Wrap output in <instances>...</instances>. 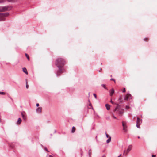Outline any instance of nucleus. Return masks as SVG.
Segmentation results:
<instances>
[{
	"mask_svg": "<svg viewBox=\"0 0 157 157\" xmlns=\"http://www.w3.org/2000/svg\"><path fill=\"white\" fill-rule=\"evenodd\" d=\"M110 80L113 81H114L115 82V79H114V78H111V79H110Z\"/></svg>",
	"mask_w": 157,
	"mask_h": 157,
	"instance_id": "a878e982",
	"label": "nucleus"
},
{
	"mask_svg": "<svg viewBox=\"0 0 157 157\" xmlns=\"http://www.w3.org/2000/svg\"><path fill=\"white\" fill-rule=\"evenodd\" d=\"M106 136L107 138H108L109 137V135L107 134V133H106Z\"/></svg>",
	"mask_w": 157,
	"mask_h": 157,
	"instance_id": "473e14b6",
	"label": "nucleus"
},
{
	"mask_svg": "<svg viewBox=\"0 0 157 157\" xmlns=\"http://www.w3.org/2000/svg\"><path fill=\"white\" fill-rule=\"evenodd\" d=\"M26 87L27 89H28L29 87V85L27 84V80H26Z\"/></svg>",
	"mask_w": 157,
	"mask_h": 157,
	"instance_id": "412c9836",
	"label": "nucleus"
},
{
	"mask_svg": "<svg viewBox=\"0 0 157 157\" xmlns=\"http://www.w3.org/2000/svg\"><path fill=\"white\" fill-rule=\"evenodd\" d=\"M105 106H106V108L107 110H109L110 109V106L109 105H108V104H106L105 105Z\"/></svg>",
	"mask_w": 157,
	"mask_h": 157,
	"instance_id": "ddd939ff",
	"label": "nucleus"
},
{
	"mask_svg": "<svg viewBox=\"0 0 157 157\" xmlns=\"http://www.w3.org/2000/svg\"><path fill=\"white\" fill-rule=\"evenodd\" d=\"M148 40V38H145L144 39V41H147Z\"/></svg>",
	"mask_w": 157,
	"mask_h": 157,
	"instance_id": "cd10ccee",
	"label": "nucleus"
},
{
	"mask_svg": "<svg viewBox=\"0 0 157 157\" xmlns=\"http://www.w3.org/2000/svg\"><path fill=\"white\" fill-rule=\"evenodd\" d=\"M101 86H102L103 87H104L105 89H107V88L106 87H105V84H102L101 85Z\"/></svg>",
	"mask_w": 157,
	"mask_h": 157,
	"instance_id": "5701e85b",
	"label": "nucleus"
},
{
	"mask_svg": "<svg viewBox=\"0 0 157 157\" xmlns=\"http://www.w3.org/2000/svg\"><path fill=\"white\" fill-rule=\"evenodd\" d=\"M65 61L61 58H58L56 61L55 65L59 69V71L56 74L57 76H59V74L64 72V69L63 67L65 64Z\"/></svg>",
	"mask_w": 157,
	"mask_h": 157,
	"instance_id": "f257e3e1",
	"label": "nucleus"
},
{
	"mask_svg": "<svg viewBox=\"0 0 157 157\" xmlns=\"http://www.w3.org/2000/svg\"><path fill=\"white\" fill-rule=\"evenodd\" d=\"M25 55L26 56L27 58V59H28V60H29V55L27 53H25Z\"/></svg>",
	"mask_w": 157,
	"mask_h": 157,
	"instance_id": "aec40b11",
	"label": "nucleus"
},
{
	"mask_svg": "<svg viewBox=\"0 0 157 157\" xmlns=\"http://www.w3.org/2000/svg\"><path fill=\"white\" fill-rule=\"evenodd\" d=\"M130 98H131V95L130 94H128L126 96L124 99L128 100Z\"/></svg>",
	"mask_w": 157,
	"mask_h": 157,
	"instance_id": "6e6552de",
	"label": "nucleus"
},
{
	"mask_svg": "<svg viewBox=\"0 0 157 157\" xmlns=\"http://www.w3.org/2000/svg\"><path fill=\"white\" fill-rule=\"evenodd\" d=\"M97 138V136H96V138Z\"/></svg>",
	"mask_w": 157,
	"mask_h": 157,
	"instance_id": "c03bdc74",
	"label": "nucleus"
},
{
	"mask_svg": "<svg viewBox=\"0 0 157 157\" xmlns=\"http://www.w3.org/2000/svg\"><path fill=\"white\" fill-rule=\"evenodd\" d=\"M122 124L123 127V130L125 132H127V126L126 122L123 121L122 122Z\"/></svg>",
	"mask_w": 157,
	"mask_h": 157,
	"instance_id": "20e7f679",
	"label": "nucleus"
},
{
	"mask_svg": "<svg viewBox=\"0 0 157 157\" xmlns=\"http://www.w3.org/2000/svg\"><path fill=\"white\" fill-rule=\"evenodd\" d=\"M89 106H90V107L89 108V109H93V107L92 106L91 104V103H90L89 104Z\"/></svg>",
	"mask_w": 157,
	"mask_h": 157,
	"instance_id": "6ab92c4d",
	"label": "nucleus"
},
{
	"mask_svg": "<svg viewBox=\"0 0 157 157\" xmlns=\"http://www.w3.org/2000/svg\"><path fill=\"white\" fill-rule=\"evenodd\" d=\"M126 90H125V88H124L123 90H122V92L124 93V92H125Z\"/></svg>",
	"mask_w": 157,
	"mask_h": 157,
	"instance_id": "bb28decb",
	"label": "nucleus"
},
{
	"mask_svg": "<svg viewBox=\"0 0 157 157\" xmlns=\"http://www.w3.org/2000/svg\"><path fill=\"white\" fill-rule=\"evenodd\" d=\"M117 104V107L114 111V113L119 116H121L123 113L124 110L121 108H119V104Z\"/></svg>",
	"mask_w": 157,
	"mask_h": 157,
	"instance_id": "f03ea898",
	"label": "nucleus"
},
{
	"mask_svg": "<svg viewBox=\"0 0 157 157\" xmlns=\"http://www.w3.org/2000/svg\"><path fill=\"white\" fill-rule=\"evenodd\" d=\"M81 155H82V153H81Z\"/></svg>",
	"mask_w": 157,
	"mask_h": 157,
	"instance_id": "79ce46f5",
	"label": "nucleus"
},
{
	"mask_svg": "<svg viewBox=\"0 0 157 157\" xmlns=\"http://www.w3.org/2000/svg\"><path fill=\"white\" fill-rule=\"evenodd\" d=\"M110 102L112 104H115L114 102H113L112 100H111L110 101Z\"/></svg>",
	"mask_w": 157,
	"mask_h": 157,
	"instance_id": "2f4dec72",
	"label": "nucleus"
},
{
	"mask_svg": "<svg viewBox=\"0 0 157 157\" xmlns=\"http://www.w3.org/2000/svg\"><path fill=\"white\" fill-rule=\"evenodd\" d=\"M94 96V97H95V98H97V96H96V94H93Z\"/></svg>",
	"mask_w": 157,
	"mask_h": 157,
	"instance_id": "c85d7f7f",
	"label": "nucleus"
},
{
	"mask_svg": "<svg viewBox=\"0 0 157 157\" xmlns=\"http://www.w3.org/2000/svg\"><path fill=\"white\" fill-rule=\"evenodd\" d=\"M137 137H138V138H139V139L140 138V136H138Z\"/></svg>",
	"mask_w": 157,
	"mask_h": 157,
	"instance_id": "58836bf2",
	"label": "nucleus"
},
{
	"mask_svg": "<svg viewBox=\"0 0 157 157\" xmlns=\"http://www.w3.org/2000/svg\"><path fill=\"white\" fill-rule=\"evenodd\" d=\"M49 157H53L51 155H50L49 156Z\"/></svg>",
	"mask_w": 157,
	"mask_h": 157,
	"instance_id": "4c0bfd02",
	"label": "nucleus"
},
{
	"mask_svg": "<svg viewBox=\"0 0 157 157\" xmlns=\"http://www.w3.org/2000/svg\"><path fill=\"white\" fill-rule=\"evenodd\" d=\"M23 71L26 74H28V73L27 70L26 68L24 67L22 68Z\"/></svg>",
	"mask_w": 157,
	"mask_h": 157,
	"instance_id": "9b49d317",
	"label": "nucleus"
},
{
	"mask_svg": "<svg viewBox=\"0 0 157 157\" xmlns=\"http://www.w3.org/2000/svg\"><path fill=\"white\" fill-rule=\"evenodd\" d=\"M132 147V145H131L128 146V148L126 150V153H125V151H124V154L125 153L126 154V155H127L128 154V153L131 150Z\"/></svg>",
	"mask_w": 157,
	"mask_h": 157,
	"instance_id": "0eeeda50",
	"label": "nucleus"
},
{
	"mask_svg": "<svg viewBox=\"0 0 157 157\" xmlns=\"http://www.w3.org/2000/svg\"><path fill=\"white\" fill-rule=\"evenodd\" d=\"M119 102H122V98H121V96L118 99Z\"/></svg>",
	"mask_w": 157,
	"mask_h": 157,
	"instance_id": "a211bd4d",
	"label": "nucleus"
},
{
	"mask_svg": "<svg viewBox=\"0 0 157 157\" xmlns=\"http://www.w3.org/2000/svg\"><path fill=\"white\" fill-rule=\"evenodd\" d=\"M89 156L90 157L91 156V155H90V154H89Z\"/></svg>",
	"mask_w": 157,
	"mask_h": 157,
	"instance_id": "ea45409f",
	"label": "nucleus"
},
{
	"mask_svg": "<svg viewBox=\"0 0 157 157\" xmlns=\"http://www.w3.org/2000/svg\"><path fill=\"white\" fill-rule=\"evenodd\" d=\"M111 141V137L110 136H109V138L106 141V143H109Z\"/></svg>",
	"mask_w": 157,
	"mask_h": 157,
	"instance_id": "4468645a",
	"label": "nucleus"
},
{
	"mask_svg": "<svg viewBox=\"0 0 157 157\" xmlns=\"http://www.w3.org/2000/svg\"><path fill=\"white\" fill-rule=\"evenodd\" d=\"M100 70H101V68H100Z\"/></svg>",
	"mask_w": 157,
	"mask_h": 157,
	"instance_id": "37998d69",
	"label": "nucleus"
},
{
	"mask_svg": "<svg viewBox=\"0 0 157 157\" xmlns=\"http://www.w3.org/2000/svg\"><path fill=\"white\" fill-rule=\"evenodd\" d=\"M13 144H12L11 145H10V146L11 147L13 148Z\"/></svg>",
	"mask_w": 157,
	"mask_h": 157,
	"instance_id": "7c9ffc66",
	"label": "nucleus"
},
{
	"mask_svg": "<svg viewBox=\"0 0 157 157\" xmlns=\"http://www.w3.org/2000/svg\"><path fill=\"white\" fill-rule=\"evenodd\" d=\"M42 108L39 107L36 109V111L38 113H40L41 112Z\"/></svg>",
	"mask_w": 157,
	"mask_h": 157,
	"instance_id": "1a4fd4ad",
	"label": "nucleus"
},
{
	"mask_svg": "<svg viewBox=\"0 0 157 157\" xmlns=\"http://www.w3.org/2000/svg\"><path fill=\"white\" fill-rule=\"evenodd\" d=\"M8 6L0 7V12H2L6 11L8 10Z\"/></svg>",
	"mask_w": 157,
	"mask_h": 157,
	"instance_id": "423d86ee",
	"label": "nucleus"
},
{
	"mask_svg": "<svg viewBox=\"0 0 157 157\" xmlns=\"http://www.w3.org/2000/svg\"><path fill=\"white\" fill-rule=\"evenodd\" d=\"M106 120H107L108 121H111L110 117L109 116H108L106 117Z\"/></svg>",
	"mask_w": 157,
	"mask_h": 157,
	"instance_id": "f3484780",
	"label": "nucleus"
},
{
	"mask_svg": "<svg viewBox=\"0 0 157 157\" xmlns=\"http://www.w3.org/2000/svg\"><path fill=\"white\" fill-rule=\"evenodd\" d=\"M9 15V13H0V21L4 20V17H6Z\"/></svg>",
	"mask_w": 157,
	"mask_h": 157,
	"instance_id": "7ed1b4c3",
	"label": "nucleus"
},
{
	"mask_svg": "<svg viewBox=\"0 0 157 157\" xmlns=\"http://www.w3.org/2000/svg\"><path fill=\"white\" fill-rule=\"evenodd\" d=\"M21 116H22V117L23 118V119H24V120H25L26 119V117L25 116V115H24V114H23V112H22L21 113Z\"/></svg>",
	"mask_w": 157,
	"mask_h": 157,
	"instance_id": "dca6fc26",
	"label": "nucleus"
},
{
	"mask_svg": "<svg viewBox=\"0 0 157 157\" xmlns=\"http://www.w3.org/2000/svg\"><path fill=\"white\" fill-rule=\"evenodd\" d=\"M75 130V128L74 126H73L72 128V129L71 130V132L72 133H73Z\"/></svg>",
	"mask_w": 157,
	"mask_h": 157,
	"instance_id": "2eb2a0df",
	"label": "nucleus"
},
{
	"mask_svg": "<svg viewBox=\"0 0 157 157\" xmlns=\"http://www.w3.org/2000/svg\"><path fill=\"white\" fill-rule=\"evenodd\" d=\"M36 106L37 107H38L39 106V103H37L36 104Z\"/></svg>",
	"mask_w": 157,
	"mask_h": 157,
	"instance_id": "f704fd0d",
	"label": "nucleus"
},
{
	"mask_svg": "<svg viewBox=\"0 0 157 157\" xmlns=\"http://www.w3.org/2000/svg\"><path fill=\"white\" fill-rule=\"evenodd\" d=\"M114 92V89L112 88L110 90L109 93L110 95L111 96H112Z\"/></svg>",
	"mask_w": 157,
	"mask_h": 157,
	"instance_id": "9d476101",
	"label": "nucleus"
},
{
	"mask_svg": "<svg viewBox=\"0 0 157 157\" xmlns=\"http://www.w3.org/2000/svg\"><path fill=\"white\" fill-rule=\"evenodd\" d=\"M6 0H0V3H2L4 2Z\"/></svg>",
	"mask_w": 157,
	"mask_h": 157,
	"instance_id": "393cba45",
	"label": "nucleus"
},
{
	"mask_svg": "<svg viewBox=\"0 0 157 157\" xmlns=\"http://www.w3.org/2000/svg\"><path fill=\"white\" fill-rule=\"evenodd\" d=\"M112 117H113V118H114V119H117V118L116 117H115L114 115V113H113Z\"/></svg>",
	"mask_w": 157,
	"mask_h": 157,
	"instance_id": "4be33fe9",
	"label": "nucleus"
},
{
	"mask_svg": "<svg viewBox=\"0 0 157 157\" xmlns=\"http://www.w3.org/2000/svg\"><path fill=\"white\" fill-rule=\"evenodd\" d=\"M126 108L127 109H128V108H129V107L128 106H126Z\"/></svg>",
	"mask_w": 157,
	"mask_h": 157,
	"instance_id": "e433bc0d",
	"label": "nucleus"
},
{
	"mask_svg": "<svg viewBox=\"0 0 157 157\" xmlns=\"http://www.w3.org/2000/svg\"><path fill=\"white\" fill-rule=\"evenodd\" d=\"M5 93L3 92L0 91V94L5 95Z\"/></svg>",
	"mask_w": 157,
	"mask_h": 157,
	"instance_id": "b1692460",
	"label": "nucleus"
},
{
	"mask_svg": "<svg viewBox=\"0 0 157 157\" xmlns=\"http://www.w3.org/2000/svg\"><path fill=\"white\" fill-rule=\"evenodd\" d=\"M44 149L45 150H46V151H47V152H49V151L48 150L47 148H44Z\"/></svg>",
	"mask_w": 157,
	"mask_h": 157,
	"instance_id": "c9c22d12",
	"label": "nucleus"
},
{
	"mask_svg": "<svg viewBox=\"0 0 157 157\" xmlns=\"http://www.w3.org/2000/svg\"><path fill=\"white\" fill-rule=\"evenodd\" d=\"M21 121H21V118H19L17 121V124H20L21 123Z\"/></svg>",
	"mask_w": 157,
	"mask_h": 157,
	"instance_id": "f8f14e48",
	"label": "nucleus"
},
{
	"mask_svg": "<svg viewBox=\"0 0 157 157\" xmlns=\"http://www.w3.org/2000/svg\"><path fill=\"white\" fill-rule=\"evenodd\" d=\"M110 76L111 77H112V75H110Z\"/></svg>",
	"mask_w": 157,
	"mask_h": 157,
	"instance_id": "a19ab883",
	"label": "nucleus"
},
{
	"mask_svg": "<svg viewBox=\"0 0 157 157\" xmlns=\"http://www.w3.org/2000/svg\"><path fill=\"white\" fill-rule=\"evenodd\" d=\"M142 123V120L139 117L137 118L136 121V126L138 128H140V124Z\"/></svg>",
	"mask_w": 157,
	"mask_h": 157,
	"instance_id": "39448f33",
	"label": "nucleus"
},
{
	"mask_svg": "<svg viewBox=\"0 0 157 157\" xmlns=\"http://www.w3.org/2000/svg\"><path fill=\"white\" fill-rule=\"evenodd\" d=\"M156 155H152V157H155L156 156Z\"/></svg>",
	"mask_w": 157,
	"mask_h": 157,
	"instance_id": "72a5a7b5",
	"label": "nucleus"
},
{
	"mask_svg": "<svg viewBox=\"0 0 157 157\" xmlns=\"http://www.w3.org/2000/svg\"><path fill=\"white\" fill-rule=\"evenodd\" d=\"M8 96L12 101H13V99L11 97L9 96Z\"/></svg>",
	"mask_w": 157,
	"mask_h": 157,
	"instance_id": "c756f323",
	"label": "nucleus"
}]
</instances>
